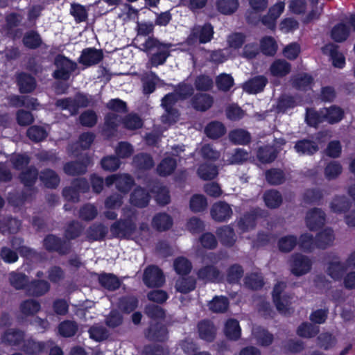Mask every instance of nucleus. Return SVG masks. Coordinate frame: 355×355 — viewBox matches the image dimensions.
<instances>
[{"label": "nucleus", "mask_w": 355, "mask_h": 355, "mask_svg": "<svg viewBox=\"0 0 355 355\" xmlns=\"http://www.w3.org/2000/svg\"><path fill=\"white\" fill-rule=\"evenodd\" d=\"M285 287L286 284L284 282H279L275 286L272 292V298L277 309L283 314L289 313L291 309L289 297L284 294L282 295Z\"/></svg>", "instance_id": "423d86ee"}, {"label": "nucleus", "mask_w": 355, "mask_h": 355, "mask_svg": "<svg viewBox=\"0 0 355 355\" xmlns=\"http://www.w3.org/2000/svg\"><path fill=\"white\" fill-rule=\"evenodd\" d=\"M334 239L333 230L329 228L325 229L317 236L315 245L318 248H325L333 243Z\"/></svg>", "instance_id": "c756f323"}, {"label": "nucleus", "mask_w": 355, "mask_h": 355, "mask_svg": "<svg viewBox=\"0 0 355 355\" xmlns=\"http://www.w3.org/2000/svg\"><path fill=\"white\" fill-rule=\"evenodd\" d=\"M270 72L275 76L282 77L291 71V65L283 60H275L270 66Z\"/></svg>", "instance_id": "473e14b6"}, {"label": "nucleus", "mask_w": 355, "mask_h": 355, "mask_svg": "<svg viewBox=\"0 0 355 355\" xmlns=\"http://www.w3.org/2000/svg\"><path fill=\"white\" fill-rule=\"evenodd\" d=\"M90 163V159L86 158L83 162H69L64 165V172L70 175H76L86 171L87 167Z\"/></svg>", "instance_id": "4be33fe9"}, {"label": "nucleus", "mask_w": 355, "mask_h": 355, "mask_svg": "<svg viewBox=\"0 0 355 355\" xmlns=\"http://www.w3.org/2000/svg\"><path fill=\"white\" fill-rule=\"evenodd\" d=\"M320 114L326 121L331 124L339 122L344 115L342 109L336 106L323 108L320 110Z\"/></svg>", "instance_id": "6ab92c4d"}, {"label": "nucleus", "mask_w": 355, "mask_h": 355, "mask_svg": "<svg viewBox=\"0 0 355 355\" xmlns=\"http://www.w3.org/2000/svg\"><path fill=\"white\" fill-rule=\"evenodd\" d=\"M101 284L108 290H115L120 286V282L113 275H103L99 277Z\"/></svg>", "instance_id": "4d7b16f0"}, {"label": "nucleus", "mask_w": 355, "mask_h": 355, "mask_svg": "<svg viewBox=\"0 0 355 355\" xmlns=\"http://www.w3.org/2000/svg\"><path fill=\"white\" fill-rule=\"evenodd\" d=\"M10 103L16 107L25 106L28 108L35 109L38 105L37 100L28 97H20L13 96L10 97Z\"/></svg>", "instance_id": "8fccbe9b"}, {"label": "nucleus", "mask_w": 355, "mask_h": 355, "mask_svg": "<svg viewBox=\"0 0 355 355\" xmlns=\"http://www.w3.org/2000/svg\"><path fill=\"white\" fill-rule=\"evenodd\" d=\"M319 332V327L309 323H304L297 329V334L305 338L315 336Z\"/></svg>", "instance_id": "bf43d9fd"}, {"label": "nucleus", "mask_w": 355, "mask_h": 355, "mask_svg": "<svg viewBox=\"0 0 355 355\" xmlns=\"http://www.w3.org/2000/svg\"><path fill=\"white\" fill-rule=\"evenodd\" d=\"M70 13L77 23L85 21L87 18V10L79 3H71Z\"/></svg>", "instance_id": "de8ad7c7"}, {"label": "nucleus", "mask_w": 355, "mask_h": 355, "mask_svg": "<svg viewBox=\"0 0 355 355\" xmlns=\"http://www.w3.org/2000/svg\"><path fill=\"white\" fill-rule=\"evenodd\" d=\"M207 200L205 196L201 194L193 196L190 200V208L194 212H200L206 209Z\"/></svg>", "instance_id": "a18cd8bd"}, {"label": "nucleus", "mask_w": 355, "mask_h": 355, "mask_svg": "<svg viewBox=\"0 0 355 355\" xmlns=\"http://www.w3.org/2000/svg\"><path fill=\"white\" fill-rule=\"evenodd\" d=\"M261 49L262 52L268 55H273L277 49V44L272 37H265L261 40Z\"/></svg>", "instance_id": "3c124183"}, {"label": "nucleus", "mask_w": 355, "mask_h": 355, "mask_svg": "<svg viewBox=\"0 0 355 355\" xmlns=\"http://www.w3.org/2000/svg\"><path fill=\"white\" fill-rule=\"evenodd\" d=\"M91 99L83 94H78L74 98H64L58 100L56 106L61 110H69L71 115L77 114L80 107H87L89 105Z\"/></svg>", "instance_id": "7ed1b4c3"}, {"label": "nucleus", "mask_w": 355, "mask_h": 355, "mask_svg": "<svg viewBox=\"0 0 355 355\" xmlns=\"http://www.w3.org/2000/svg\"><path fill=\"white\" fill-rule=\"evenodd\" d=\"M40 309V304L35 300H25L20 305V312L26 316L33 315L37 313Z\"/></svg>", "instance_id": "ea45409f"}, {"label": "nucleus", "mask_w": 355, "mask_h": 355, "mask_svg": "<svg viewBox=\"0 0 355 355\" xmlns=\"http://www.w3.org/2000/svg\"><path fill=\"white\" fill-rule=\"evenodd\" d=\"M49 284L46 281H34L27 286L26 291L28 295L41 296L49 291Z\"/></svg>", "instance_id": "5701e85b"}, {"label": "nucleus", "mask_w": 355, "mask_h": 355, "mask_svg": "<svg viewBox=\"0 0 355 355\" xmlns=\"http://www.w3.org/2000/svg\"><path fill=\"white\" fill-rule=\"evenodd\" d=\"M23 43L29 49H36L42 44V39L37 33L30 31L24 35Z\"/></svg>", "instance_id": "603ef678"}, {"label": "nucleus", "mask_w": 355, "mask_h": 355, "mask_svg": "<svg viewBox=\"0 0 355 355\" xmlns=\"http://www.w3.org/2000/svg\"><path fill=\"white\" fill-rule=\"evenodd\" d=\"M220 242L225 246L231 247L236 241L234 230L230 226H223L217 230Z\"/></svg>", "instance_id": "412c9836"}, {"label": "nucleus", "mask_w": 355, "mask_h": 355, "mask_svg": "<svg viewBox=\"0 0 355 355\" xmlns=\"http://www.w3.org/2000/svg\"><path fill=\"white\" fill-rule=\"evenodd\" d=\"M250 157L248 151L242 148H236L229 155L228 159L225 161L227 164H236L245 162Z\"/></svg>", "instance_id": "79ce46f5"}, {"label": "nucleus", "mask_w": 355, "mask_h": 355, "mask_svg": "<svg viewBox=\"0 0 355 355\" xmlns=\"http://www.w3.org/2000/svg\"><path fill=\"white\" fill-rule=\"evenodd\" d=\"M347 268L348 267L346 266V262H341L338 259L336 258L329 262L327 272L331 278L340 279Z\"/></svg>", "instance_id": "a211bd4d"}, {"label": "nucleus", "mask_w": 355, "mask_h": 355, "mask_svg": "<svg viewBox=\"0 0 355 355\" xmlns=\"http://www.w3.org/2000/svg\"><path fill=\"white\" fill-rule=\"evenodd\" d=\"M214 29L211 24H206L204 26H196L192 29L191 34L187 38L189 44L207 43L213 37Z\"/></svg>", "instance_id": "20e7f679"}, {"label": "nucleus", "mask_w": 355, "mask_h": 355, "mask_svg": "<svg viewBox=\"0 0 355 355\" xmlns=\"http://www.w3.org/2000/svg\"><path fill=\"white\" fill-rule=\"evenodd\" d=\"M124 127L128 130H132L141 128L143 125L142 120L136 114H129L123 120Z\"/></svg>", "instance_id": "774afa93"}, {"label": "nucleus", "mask_w": 355, "mask_h": 355, "mask_svg": "<svg viewBox=\"0 0 355 355\" xmlns=\"http://www.w3.org/2000/svg\"><path fill=\"white\" fill-rule=\"evenodd\" d=\"M256 218L257 213L245 215L238 223L239 229L242 232H246L252 229L255 226Z\"/></svg>", "instance_id": "052dcab7"}, {"label": "nucleus", "mask_w": 355, "mask_h": 355, "mask_svg": "<svg viewBox=\"0 0 355 355\" xmlns=\"http://www.w3.org/2000/svg\"><path fill=\"white\" fill-rule=\"evenodd\" d=\"M102 59V53L100 51L92 49H85L80 58V62L90 66L98 63Z\"/></svg>", "instance_id": "aec40b11"}, {"label": "nucleus", "mask_w": 355, "mask_h": 355, "mask_svg": "<svg viewBox=\"0 0 355 355\" xmlns=\"http://www.w3.org/2000/svg\"><path fill=\"white\" fill-rule=\"evenodd\" d=\"M325 222V214L320 209L310 210L306 217V223L308 228L311 230H316L321 227Z\"/></svg>", "instance_id": "ddd939ff"}, {"label": "nucleus", "mask_w": 355, "mask_h": 355, "mask_svg": "<svg viewBox=\"0 0 355 355\" xmlns=\"http://www.w3.org/2000/svg\"><path fill=\"white\" fill-rule=\"evenodd\" d=\"M176 168V161L170 157L164 158L157 166V172L160 175L166 176L171 174Z\"/></svg>", "instance_id": "58836bf2"}, {"label": "nucleus", "mask_w": 355, "mask_h": 355, "mask_svg": "<svg viewBox=\"0 0 355 355\" xmlns=\"http://www.w3.org/2000/svg\"><path fill=\"white\" fill-rule=\"evenodd\" d=\"M342 173V166L337 162H329L324 168V175L328 180L337 178Z\"/></svg>", "instance_id": "680f3d73"}, {"label": "nucleus", "mask_w": 355, "mask_h": 355, "mask_svg": "<svg viewBox=\"0 0 355 355\" xmlns=\"http://www.w3.org/2000/svg\"><path fill=\"white\" fill-rule=\"evenodd\" d=\"M9 280L11 285L16 289H22L25 287L27 288L28 286L27 277L22 273L11 272L9 275Z\"/></svg>", "instance_id": "09e8293b"}, {"label": "nucleus", "mask_w": 355, "mask_h": 355, "mask_svg": "<svg viewBox=\"0 0 355 355\" xmlns=\"http://www.w3.org/2000/svg\"><path fill=\"white\" fill-rule=\"evenodd\" d=\"M113 236L119 238H135L138 230L131 220L114 223L110 228Z\"/></svg>", "instance_id": "39448f33"}, {"label": "nucleus", "mask_w": 355, "mask_h": 355, "mask_svg": "<svg viewBox=\"0 0 355 355\" xmlns=\"http://www.w3.org/2000/svg\"><path fill=\"white\" fill-rule=\"evenodd\" d=\"M252 335L257 343L263 346L270 345L273 340L272 335L259 327L252 329Z\"/></svg>", "instance_id": "72a5a7b5"}, {"label": "nucleus", "mask_w": 355, "mask_h": 355, "mask_svg": "<svg viewBox=\"0 0 355 355\" xmlns=\"http://www.w3.org/2000/svg\"><path fill=\"white\" fill-rule=\"evenodd\" d=\"M143 280L148 287H160L165 282L163 272L155 266H150L145 269Z\"/></svg>", "instance_id": "6e6552de"}, {"label": "nucleus", "mask_w": 355, "mask_h": 355, "mask_svg": "<svg viewBox=\"0 0 355 355\" xmlns=\"http://www.w3.org/2000/svg\"><path fill=\"white\" fill-rule=\"evenodd\" d=\"M229 138L235 144L243 145L250 141V135L246 130L238 129L232 131L229 134Z\"/></svg>", "instance_id": "4c0bfd02"}, {"label": "nucleus", "mask_w": 355, "mask_h": 355, "mask_svg": "<svg viewBox=\"0 0 355 355\" xmlns=\"http://www.w3.org/2000/svg\"><path fill=\"white\" fill-rule=\"evenodd\" d=\"M213 103V100L209 95L200 94L196 96L193 105V107L198 110L205 111L209 109Z\"/></svg>", "instance_id": "c03bdc74"}, {"label": "nucleus", "mask_w": 355, "mask_h": 355, "mask_svg": "<svg viewBox=\"0 0 355 355\" xmlns=\"http://www.w3.org/2000/svg\"><path fill=\"white\" fill-rule=\"evenodd\" d=\"M44 246L49 251H57L60 254L66 253L69 249L67 242L62 243L58 238L53 235H49L44 239Z\"/></svg>", "instance_id": "dca6fc26"}, {"label": "nucleus", "mask_w": 355, "mask_h": 355, "mask_svg": "<svg viewBox=\"0 0 355 355\" xmlns=\"http://www.w3.org/2000/svg\"><path fill=\"white\" fill-rule=\"evenodd\" d=\"M205 133L209 138L217 139L225 135L226 128L219 121H211L205 128Z\"/></svg>", "instance_id": "393cba45"}, {"label": "nucleus", "mask_w": 355, "mask_h": 355, "mask_svg": "<svg viewBox=\"0 0 355 355\" xmlns=\"http://www.w3.org/2000/svg\"><path fill=\"white\" fill-rule=\"evenodd\" d=\"M44 349L43 343L27 340L24 345V351L29 355H40Z\"/></svg>", "instance_id": "338daca9"}, {"label": "nucleus", "mask_w": 355, "mask_h": 355, "mask_svg": "<svg viewBox=\"0 0 355 355\" xmlns=\"http://www.w3.org/2000/svg\"><path fill=\"white\" fill-rule=\"evenodd\" d=\"M290 265L293 275L302 276L311 270L312 262L307 257L297 254L292 256Z\"/></svg>", "instance_id": "1a4fd4ad"}, {"label": "nucleus", "mask_w": 355, "mask_h": 355, "mask_svg": "<svg viewBox=\"0 0 355 355\" xmlns=\"http://www.w3.org/2000/svg\"><path fill=\"white\" fill-rule=\"evenodd\" d=\"M152 225L157 230L164 231L172 226L173 220L169 215L165 213H160L154 216Z\"/></svg>", "instance_id": "b1692460"}, {"label": "nucleus", "mask_w": 355, "mask_h": 355, "mask_svg": "<svg viewBox=\"0 0 355 355\" xmlns=\"http://www.w3.org/2000/svg\"><path fill=\"white\" fill-rule=\"evenodd\" d=\"M349 34V28L343 24H339L333 28L331 35L336 42H342L347 38Z\"/></svg>", "instance_id": "37998d69"}, {"label": "nucleus", "mask_w": 355, "mask_h": 355, "mask_svg": "<svg viewBox=\"0 0 355 355\" xmlns=\"http://www.w3.org/2000/svg\"><path fill=\"white\" fill-rule=\"evenodd\" d=\"M197 173L203 180L214 179L218 174L217 166L214 164H203L199 166Z\"/></svg>", "instance_id": "bb28decb"}, {"label": "nucleus", "mask_w": 355, "mask_h": 355, "mask_svg": "<svg viewBox=\"0 0 355 355\" xmlns=\"http://www.w3.org/2000/svg\"><path fill=\"white\" fill-rule=\"evenodd\" d=\"M141 46L144 51L153 52L147 63V67L150 69L162 65L166 62L170 55V49L172 45L162 43L154 37H148Z\"/></svg>", "instance_id": "f257e3e1"}, {"label": "nucleus", "mask_w": 355, "mask_h": 355, "mask_svg": "<svg viewBox=\"0 0 355 355\" xmlns=\"http://www.w3.org/2000/svg\"><path fill=\"white\" fill-rule=\"evenodd\" d=\"M266 205L271 209L279 207L282 202L281 194L275 190H270L265 193L263 196Z\"/></svg>", "instance_id": "f704fd0d"}, {"label": "nucleus", "mask_w": 355, "mask_h": 355, "mask_svg": "<svg viewBox=\"0 0 355 355\" xmlns=\"http://www.w3.org/2000/svg\"><path fill=\"white\" fill-rule=\"evenodd\" d=\"M150 196L141 187L137 188L132 193L130 197V202L135 206L143 207L148 205Z\"/></svg>", "instance_id": "a878e982"}, {"label": "nucleus", "mask_w": 355, "mask_h": 355, "mask_svg": "<svg viewBox=\"0 0 355 355\" xmlns=\"http://www.w3.org/2000/svg\"><path fill=\"white\" fill-rule=\"evenodd\" d=\"M228 304L226 297L216 296L209 302V308L213 312L223 313L227 309Z\"/></svg>", "instance_id": "49530a36"}, {"label": "nucleus", "mask_w": 355, "mask_h": 355, "mask_svg": "<svg viewBox=\"0 0 355 355\" xmlns=\"http://www.w3.org/2000/svg\"><path fill=\"white\" fill-rule=\"evenodd\" d=\"M349 202L344 196L337 197L331 203V209L335 213H342L349 209Z\"/></svg>", "instance_id": "0e129e2a"}, {"label": "nucleus", "mask_w": 355, "mask_h": 355, "mask_svg": "<svg viewBox=\"0 0 355 355\" xmlns=\"http://www.w3.org/2000/svg\"><path fill=\"white\" fill-rule=\"evenodd\" d=\"M192 92V88L188 85H182L180 87L178 92L175 93L168 94L166 95L162 101V105L164 107L166 113L162 116L163 121H167V117L169 114L173 115L171 122H176L178 118V113L176 110L172 107V105L179 99L184 98L188 95H190Z\"/></svg>", "instance_id": "f03ea898"}, {"label": "nucleus", "mask_w": 355, "mask_h": 355, "mask_svg": "<svg viewBox=\"0 0 355 355\" xmlns=\"http://www.w3.org/2000/svg\"><path fill=\"white\" fill-rule=\"evenodd\" d=\"M198 331L200 337L207 341H212L215 337L216 330L209 321H203L198 324Z\"/></svg>", "instance_id": "7c9ffc66"}, {"label": "nucleus", "mask_w": 355, "mask_h": 355, "mask_svg": "<svg viewBox=\"0 0 355 355\" xmlns=\"http://www.w3.org/2000/svg\"><path fill=\"white\" fill-rule=\"evenodd\" d=\"M78 329L76 322L72 321H64L60 324L58 331L61 336L64 337H71L75 335Z\"/></svg>", "instance_id": "5fc2aeb1"}, {"label": "nucleus", "mask_w": 355, "mask_h": 355, "mask_svg": "<svg viewBox=\"0 0 355 355\" xmlns=\"http://www.w3.org/2000/svg\"><path fill=\"white\" fill-rule=\"evenodd\" d=\"M40 179L45 186L49 188L56 187L60 182L58 175L50 169L42 171L40 174Z\"/></svg>", "instance_id": "e433bc0d"}, {"label": "nucleus", "mask_w": 355, "mask_h": 355, "mask_svg": "<svg viewBox=\"0 0 355 355\" xmlns=\"http://www.w3.org/2000/svg\"><path fill=\"white\" fill-rule=\"evenodd\" d=\"M268 0H249L251 10L247 13L246 18L250 23H254L259 19L260 13L268 7Z\"/></svg>", "instance_id": "4468645a"}, {"label": "nucleus", "mask_w": 355, "mask_h": 355, "mask_svg": "<svg viewBox=\"0 0 355 355\" xmlns=\"http://www.w3.org/2000/svg\"><path fill=\"white\" fill-rule=\"evenodd\" d=\"M133 180L127 174L112 175L105 179L107 186L115 184L116 189L122 193H128L133 185Z\"/></svg>", "instance_id": "9b49d317"}, {"label": "nucleus", "mask_w": 355, "mask_h": 355, "mask_svg": "<svg viewBox=\"0 0 355 355\" xmlns=\"http://www.w3.org/2000/svg\"><path fill=\"white\" fill-rule=\"evenodd\" d=\"M196 287V281L192 277L179 278L175 283V288L178 292L187 293Z\"/></svg>", "instance_id": "a19ab883"}, {"label": "nucleus", "mask_w": 355, "mask_h": 355, "mask_svg": "<svg viewBox=\"0 0 355 355\" xmlns=\"http://www.w3.org/2000/svg\"><path fill=\"white\" fill-rule=\"evenodd\" d=\"M216 8L223 15H231L236 11L239 3L238 0H217Z\"/></svg>", "instance_id": "cd10ccee"}, {"label": "nucleus", "mask_w": 355, "mask_h": 355, "mask_svg": "<svg viewBox=\"0 0 355 355\" xmlns=\"http://www.w3.org/2000/svg\"><path fill=\"white\" fill-rule=\"evenodd\" d=\"M268 80L263 76H258L245 82L243 88L249 94H257L261 92L265 87Z\"/></svg>", "instance_id": "2eb2a0df"}, {"label": "nucleus", "mask_w": 355, "mask_h": 355, "mask_svg": "<svg viewBox=\"0 0 355 355\" xmlns=\"http://www.w3.org/2000/svg\"><path fill=\"white\" fill-rule=\"evenodd\" d=\"M57 69L54 72L55 78L67 80L71 72L76 69V64L62 55H58L55 60Z\"/></svg>", "instance_id": "0eeeda50"}, {"label": "nucleus", "mask_w": 355, "mask_h": 355, "mask_svg": "<svg viewBox=\"0 0 355 355\" xmlns=\"http://www.w3.org/2000/svg\"><path fill=\"white\" fill-rule=\"evenodd\" d=\"M17 81L21 93L31 92L35 88L36 85L34 78L26 73L19 74Z\"/></svg>", "instance_id": "2f4dec72"}, {"label": "nucleus", "mask_w": 355, "mask_h": 355, "mask_svg": "<svg viewBox=\"0 0 355 355\" xmlns=\"http://www.w3.org/2000/svg\"><path fill=\"white\" fill-rule=\"evenodd\" d=\"M324 54L329 55L334 67L343 68L345 64L344 55L337 51V46L334 44H328L322 49Z\"/></svg>", "instance_id": "f3484780"}, {"label": "nucleus", "mask_w": 355, "mask_h": 355, "mask_svg": "<svg viewBox=\"0 0 355 355\" xmlns=\"http://www.w3.org/2000/svg\"><path fill=\"white\" fill-rule=\"evenodd\" d=\"M277 157V153L274 148L266 146L259 148L257 157L263 163H269L275 160Z\"/></svg>", "instance_id": "864d4df0"}, {"label": "nucleus", "mask_w": 355, "mask_h": 355, "mask_svg": "<svg viewBox=\"0 0 355 355\" xmlns=\"http://www.w3.org/2000/svg\"><path fill=\"white\" fill-rule=\"evenodd\" d=\"M135 166L139 168L148 169L154 166V162L151 157L148 155H138L134 158Z\"/></svg>", "instance_id": "69168bd1"}, {"label": "nucleus", "mask_w": 355, "mask_h": 355, "mask_svg": "<svg viewBox=\"0 0 355 355\" xmlns=\"http://www.w3.org/2000/svg\"><path fill=\"white\" fill-rule=\"evenodd\" d=\"M147 336L153 340L164 341L166 338L167 331L163 326H152L148 330Z\"/></svg>", "instance_id": "6e6d98bb"}, {"label": "nucleus", "mask_w": 355, "mask_h": 355, "mask_svg": "<svg viewBox=\"0 0 355 355\" xmlns=\"http://www.w3.org/2000/svg\"><path fill=\"white\" fill-rule=\"evenodd\" d=\"M89 189V185L85 179H78L73 182L71 187L63 191V195L68 201L76 202L79 200L78 191L85 192Z\"/></svg>", "instance_id": "f8f14e48"}, {"label": "nucleus", "mask_w": 355, "mask_h": 355, "mask_svg": "<svg viewBox=\"0 0 355 355\" xmlns=\"http://www.w3.org/2000/svg\"><path fill=\"white\" fill-rule=\"evenodd\" d=\"M210 214L215 221L225 222L232 217L233 211L229 204L224 201H218L211 206Z\"/></svg>", "instance_id": "9d476101"}, {"label": "nucleus", "mask_w": 355, "mask_h": 355, "mask_svg": "<svg viewBox=\"0 0 355 355\" xmlns=\"http://www.w3.org/2000/svg\"><path fill=\"white\" fill-rule=\"evenodd\" d=\"M297 153L301 155H312L318 150V146L313 141L303 139L297 141L295 145Z\"/></svg>", "instance_id": "c85d7f7f"}, {"label": "nucleus", "mask_w": 355, "mask_h": 355, "mask_svg": "<svg viewBox=\"0 0 355 355\" xmlns=\"http://www.w3.org/2000/svg\"><path fill=\"white\" fill-rule=\"evenodd\" d=\"M216 83L219 89L227 91L233 86L234 79L230 74L222 73L217 77Z\"/></svg>", "instance_id": "e2e57ef3"}, {"label": "nucleus", "mask_w": 355, "mask_h": 355, "mask_svg": "<svg viewBox=\"0 0 355 355\" xmlns=\"http://www.w3.org/2000/svg\"><path fill=\"white\" fill-rule=\"evenodd\" d=\"M24 334L21 331L10 329L3 336V342L12 345H18L23 339Z\"/></svg>", "instance_id": "13d9d810"}, {"label": "nucleus", "mask_w": 355, "mask_h": 355, "mask_svg": "<svg viewBox=\"0 0 355 355\" xmlns=\"http://www.w3.org/2000/svg\"><path fill=\"white\" fill-rule=\"evenodd\" d=\"M225 335L232 340H237L241 336V328L239 322L234 319L227 321L225 327Z\"/></svg>", "instance_id": "c9c22d12"}]
</instances>
